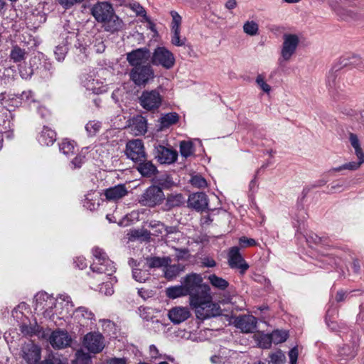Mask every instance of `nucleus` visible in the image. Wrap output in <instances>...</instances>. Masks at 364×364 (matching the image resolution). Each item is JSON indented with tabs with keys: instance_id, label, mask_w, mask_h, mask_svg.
<instances>
[{
	"instance_id": "obj_34",
	"label": "nucleus",
	"mask_w": 364,
	"mask_h": 364,
	"mask_svg": "<svg viewBox=\"0 0 364 364\" xmlns=\"http://www.w3.org/2000/svg\"><path fill=\"white\" fill-rule=\"evenodd\" d=\"M82 82L87 90L94 94H100L102 92L100 81L94 79L92 75H88Z\"/></svg>"
},
{
	"instance_id": "obj_23",
	"label": "nucleus",
	"mask_w": 364,
	"mask_h": 364,
	"mask_svg": "<svg viewBox=\"0 0 364 364\" xmlns=\"http://www.w3.org/2000/svg\"><path fill=\"white\" fill-rule=\"evenodd\" d=\"M358 345L355 343L346 344L338 350L339 362L346 364L350 360L355 358L357 354Z\"/></svg>"
},
{
	"instance_id": "obj_59",
	"label": "nucleus",
	"mask_w": 364,
	"mask_h": 364,
	"mask_svg": "<svg viewBox=\"0 0 364 364\" xmlns=\"http://www.w3.org/2000/svg\"><path fill=\"white\" fill-rule=\"evenodd\" d=\"M68 52L67 46L64 45H59L55 47V50L54 51L56 59L58 61H61L64 60L65 55Z\"/></svg>"
},
{
	"instance_id": "obj_55",
	"label": "nucleus",
	"mask_w": 364,
	"mask_h": 364,
	"mask_svg": "<svg viewBox=\"0 0 364 364\" xmlns=\"http://www.w3.org/2000/svg\"><path fill=\"white\" fill-rule=\"evenodd\" d=\"M190 181L192 186L198 188H203L208 186L206 180L200 175L193 176Z\"/></svg>"
},
{
	"instance_id": "obj_11",
	"label": "nucleus",
	"mask_w": 364,
	"mask_h": 364,
	"mask_svg": "<svg viewBox=\"0 0 364 364\" xmlns=\"http://www.w3.org/2000/svg\"><path fill=\"white\" fill-rule=\"evenodd\" d=\"M20 356L27 364H37L41 358V348L33 342L22 345Z\"/></svg>"
},
{
	"instance_id": "obj_5",
	"label": "nucleus",
	"mask_w": 364,
	"mask_h": 364,
	"mask_svg": "<svg viewBox=\"0 0 364 364\" xmlns=\"http://www.w3.org/2000/svg\"><path fill=\"white\" fill-rule=\"evenodd\" d=\"M299 38L296 34L285 33L283 36V43L281 49V56L278 60L282 65L284 63L289 62L295 53L299 44Z\"/></svg>"
},
{
	"instance_id": "obj_47",
	"label": "nucleus",
	"mask_w": 364,
	"mask_h": 364,
	"mask_svg": "<svg viewBox=\"0 0 364 364\" xmlns=\"http://www.w3.org/2000/svg\"><path fill=\"white\" fill-rule=\"evenodd\" d=\"M171 42L176 46H183L186 42L185 37L181 38V29H171Z\"/></svg>"
},
{
	"instance_id": "obj_52",
	"label": "nucleus",
	"mask_w": 364,
	"mask_h": 364,
	"mask_svg": "<svg viewBox=\"0 0 364 364\" xmlns=\"http://www.w3.org/2000/svg\"><path fill=\"white\" fill-rule=\"evenodd\" d=\"M101 129V123L98 121H90L85 125V129L89 136H95Z\"/></svg>"
},
{
	"instance_id": "obj_25",
	"label": "nucleus",
	"mask_w": 364,
	"mask_h": 364,
	"mask_svg": "<svg viewBox=\"0 0 364 364\" xmlns=\"http://www.w3.org/2000/svg\"><path fill=\"white\" fill-rule=\"evenodd\" d=\"M102 28L105 31L110 33L117 32L123 28L124 23L114 13L110 15L102 23Z\"/></svg>"
},
{
	"instance_id": "obj_35",
	"label": "nucleus",
	"mask_w": 364,
	"mask_h": 364,
	"mask_svg": "<svg viewBox=\"0 0 364 364\" xmlns=\"http://www.w3.org/2000/svg\"><path fill=\"white\" fill-rule=\"evenodd\" d=\"M179 116L176 112H169L162 115L159 119L160 128H168L178 122Z\"/></svg>"
},
{
	"instance_id": "obj_61",
	"label": "nucleus",
	"mask_w": 364,
	"mask_h": 364,
	"mask_svg": "<svg viewBox=\"0 0 364 364\" xmlns=\"http://www.w3.org/2000/svg\"><path fill=\"white\" fill-rule=\"evenodd\" d=\"M257 85L262 89L264 92L269 93L271 90V87L264 80V77L262 75H258L256 77Z\"/></svg>"
},
{
	"instance_id": "obj_21",
	"label": "nucleus",
	"mask_w": 364,
	"mask_h": 364,
	"mask_svg": "<svg viewBox=\"0 0 364 364\" xmlns=\"http://www.w3.org/2000/svg\"><path fill=\"white\" fill-rule=\"evenodd\" d=\"M208 197L205 193L199 192L189 196L188 206L197 211H203L208 207Z\"/></svg>"
},
{
	"instance_id": "obj_62",
	"label": "nucleus",
	"mask_w": 364,
	"mask_h": 364,
	"mask_svg": "<svg viewBox=\"0 0 364 364\" xmlns=\"http://www.w3.org/2000/svg\"><path fill=\"white\" fill-rule=\"evenodd\" d=\"M85 156L82 154H77L72 161H71V168L73 169L80 168L82 165L85 163Z\"/></svg>"
},
{
	"instance_id": "obj_20",
	"label": "nucleus",
	"mask_w": 364,
	"mask_h": 364,
	"mask_svg": "<svg viewBox=\"0 0 364 364\" xmlns=\"http://www.w3.org/2000/svg\"><path fill=\"white\" fill-rule=\"evenodd\" d=\"M49 341L53 348L60 349L70 346L71 338L67 331L58 330L51 333Z\"/></svg>"
},
{
	"instance_id": "obj_49",
	"label": "nucleus",
	"mask_w": 364,
	"mask_h": 364,
	"mask_svg": "<svg viewBox=\"0 0 364 364\" xmlns=\"http://www.w3.org/2000/svg\"><path fill=\"white\" fill-rule=\"evenodd\" d=\"M164 267V276L168 279H172L176 277L181 270L180 266L176 264L169 265L168 264Z\"/></svg>"
},
{
	"instance_id": "obj_3",
	"label": "nucleus",
	"mask_w": 364,
	"mask_h": 364,
	"mask_svg": "<svg viewBox=\"0 0 364 364\" xmlns=\"http://www.w3.org/2000/svg\"><path fill=\"white\" fill-rule=\"evenodd\" d=\"M92 252L95 257V260L90 266L92 273L111 276L115 272L116 268L113 262L107 257L102 249L95 247L92 249Z\"/></svg>"
},
{
	"instance_id": "obj_40",
	"label": "nucleus",
	"mask_w": 364,
	"mask_h": 364,
	"mask_svg": "<svg viewBox=\"0 0 364 364\" xmlns=\"http://www.w3.org/2000/svg\"><path fill=\"white\" fill-rule=\"evenodd\" d=\"M75 143L73 141H70L67 139H63L59 144L60 151L66 156H69L75 152Z\"/></svg>"
},
{
	"instance_id": "obj_38",
	"label": "nucleus",
	"mask_w": 364,
	"mask_h": 364,
	"mask_svg": "<svg viewBox=\"0 0 364 364\" xmlns=\"http://www.w3.org/2000/svg\"><path fill=\"white\" fill-rule=\"evenodd\" d=\"M208 279L214 288L219 290H225L229 286V282L226 279L215 274L209 275Z\"/></svg>"
},
{
	"instance_id": "obj_27",
	"label": "nucleus",
	"mask_w": 364,
	"mask_h": 364,
	"mask_svg": "<svg viewBox=\"0 0 364 364\" xmlns=\"http://www.w3.org/2000/svg\"><path fill=\"white\" fill-rule=\"evenodd\" d=\"M166 202L162 206L164 211H169L171 209L180 207L185 203V198L181 193H171L165 198Z\"/></svg>"
},
{
	"instance_id": "obj_22",
	"label": "nucleus",
	"mask_w": 364,
	"mask_h": 364,
	"mask_svg": "<svg viewBox=\"0 0 364 364\" xmlns=\"http://www.w3.org/2000/svg\"><path fill=\"white\" fill-rule=\"evenodd\" d=\"M191 316L187 307L176 306L168 311V316L171 321L175 324H179L187 320Z\"/></svg>"
},
{
	"instance_id": "obj_45",
	"label": "nucleus",
	"mask_w": 364,
	"mask_h": 364,
	"mask_svg": "<svg viewBox=\"0 0 364 364\" xmlns=\"http://www.w3.org/2000/svg\"><path fill=\"white\" fill-rule=\"evenodd\" d=\"M243 31L247 35L255 36L259 33V25L255 21H247L243 25Z\"/></svg>"
},
{
	"instance_id": "obj_37",
	"label": "nucleus",
	"mask_w": 364,
	"mask_h": 364,
	"mask_svg": "<svg viewBox=\"0 0 364 364\" xmlns=\"http://www.w3.org/2000/svg\"><path fill=\"white\" fill-rule=\"evenodd\" d=\"M20 331L24 336H32L33 335H37L41 332V327L36 321L33 323L29 322V324L23 323L20 326Z\"/></svg>"
},
{
	"instance_id": "obj_51",
	"label": "nucleus",
	"mask_w": 364,
	"mask_h": 364,
	"mask_svg": "<svg viewBox=\"0 0 364 364\" xmlns=\"http://www.w3.org/2000/svg\"><path fill=\"white\" fill-rule=\"evenodd\" d=\"M272 336V342L278 344L287 341L288 338V332L282 330H275L271 333Z\"/></svg>"
},
{
	"instance_id": "obj_24",
	"label": "nucleus",
	"mask_w": 364,
	"mask_h": 364,
	"mask_svg": "<svg viewBox=\"0 0 364 364\" xmlns=\"http://www.w3.org/2000/svg\"><path fill=\"white\" fill-rule=\"evenodd\" d=\"M128 194V191L124 184H119L107 188L105 196L108 200L117 201Z\"/></svg>"
},
{
	"instance_id": "obj_6",
	"label": "nucleus",
	"mask_w": 364,
	"mask_h": 364,
	"mask_svg": "<svg viewBox=\"0 0 364 364\" xmlns=\"http://www.w3.org/2000/svg\"><path fill=\"white\" fill-rule=\"evenodd\" d=\"M129 77L136 85L145 86L154 78V71L149 64L135 66L130 70Z\"/></svg>"
},
{
	"instance_id": "obj_32",
	"label": "nucleus",
	"mask_w": 364,
	"mask_h": 364,
	"mask_svg": "<svg viewBox=\"0 0 364 364\" xmlns=\"http://www.w3.org/2000/svg\"><path fill=\"white\" fill-rule=\"evenodd\" d=\"M102 275V280H105V278L109 279V281L103 282L100 288V291L105 295L110 296L114 293L113 284L117 282V278L115 277Z\"/></svg>"
},
{
	"instance_id": "obj_41",
	"label": "nucleus",
	"mask_w": 364,
	"mask_h": 364,
	"mask_svg": "<svg viewBox=\"0 0 364 364\" xmlns=\"http://www.w3.org/2000/svg\"><path fill=\"white\" fill-rule=\"evenodd\" d=\"M180 153L183 157L188 158L195 153L193 143L191 141H182L180 142Z\"/></svg>"
},
{
	"instance_id": "obj_17",
	"label": "nucleus",
	"mask_w": 364,
	"mask_h": 364,
	"mask_svg": "<svg viewBox=\"0 0 364 364\" xmlns=\"http://www.w3.org/2000/svg\"><path fill=\"white\" fill-rule=\"evenodd\" d=\"M150 58V51L146 48L134 50L127 54V60L133 68L146 65Z\"/></svg>"
},
{
	"instance_id": "obj_44",
	"label": "nucleus",
	"mask_w": 364,
	"mask_h": 364,
	"mask_svg": "<svg viewBox=\"0 0 364 364\" xmlns=\"http://www.w3.org/2000/svg\"><path fill=\"white\" fill-rule=\"evenodd\" d=\"M256 339L258 341V345L262 348H269L272 343V336L271 333L265 334L263 333H259L256 336Z\"/></svg>"
},
{
	"instance_id": "obj_31",
	"label": "nucleus",
	"mask_w": 364,
	"mask_h": 364,
	"mask_svg": "<svg viewBox=\"0 0 364 364\" xmlns=\"http://www.w3.org/2000/svg\"><path fill=\"white\" fill-rule=\"evenodd\" d=\"M38 61H39V58L34 56L30 60V65L26 64L19 65V73L23 79L28 80L31 77L34 73V65H36Z\"/></svg>"
},
{
	"instance_id": "obj_7",
	"label": "nucleus",
	"mask_w": 364,
	"mask_h": 364,
	"mask_svg": "<svg viewBox=\"0 0 364 364\" xmlns=\"http://www.w3.org/2000/svg\"><path fill=\"white\" fill-rule=\"evenodd\" d=\"M165 200V195L163 190L157 186L148 187L141 195L139 203L150 208H154L161 204Z\"/></svg>"
},
{
	"instance_id": "obj_13",
	"label": "nucleus",
	"mask_w": 364,
	"mask_h": 364,
	"mask_svg": "<svg viewBox=\"0 0 364 364\" xmlns=\"http://www.w3.org/2000/svg\"><path fill=\"white\" fill-rule=\"evenodd\" d=\"M228 262L230 268L239 269L242 274H245L250 267L242 256L240 248L237 246L230 248L228 253Z\"/></svg>"
},
{
	"instance_id": "obj_63",
	"label": "nucleus",
	"mask_w": 364,
	"mask_h": 364,
	"mask_svg": "<svg viewBox=\"0 0 364 364\" xmlns=\"http://www.w3.org/2000/svg\"><path fill=\"white\" fill-rule=\"evenodd\" d=\"M239 245L240 247L245 248L247 247H252L257 245V242L252 238H247L246 237H241L239 238Z\"/></svg>"
},
{
	"instance_id": "obj_8",
	"label": "nucleus",
	"mask_w": 364,
	"mask_h": 364,
	"mask_svg": "<svg viewBox=\"0 0 364 364\" xmlns=\"http://www.w3.org/2000/svg\"><path fill=\"white\" fill-rule=\"evenodd\" d=\"M347 66L346 59H341L340 61L333 65L326 76V84L330 91L336 90L340 87L339 82L343 69Z\"/></svg>"
},
{
	"instance_id": "obj_42",
	"label": "nucleus",
	"mask_w": 364,
	"mask_h": 364,
	"mask_svg": "<svg viewBox=\"0 0 364 364\" xmlns=\"http://www.w3.org/2000/svg\"><path fill=\"white\" fill-rule=\"evenodd\" d=\"M40 364H68V360L58 353H50Z\"/></svg>"
},
{
	"instance_id": "obj_36",
	"label": "nucleus",
	"mask_w": 364,
	"mask_h": 364,
	"mask_svg": "<svg viewBox=\"0 0 364 364\" xmlns=\"http://www.w3.org/2000/svg\"><path fill=\"white\" fill-rule=\"evenodd\" d=\"M149 277L150 272L146 264L142 268H133L132 269V277L136 282H145Z\"/></svg>"
},
{
	"instance_id": "obj_19",
	"label": "nucleus",
	"mask_w": 364,
	"mask_h": 364,
	"mask_svg": "<svg viewBox=\"0 0 364 364\" xmlns=\"http://www.w3.org/2000/svg\"><path fill=\"white\" fill-rule=\"evenodd\" d=\"M257 319L252 315H242L235 319L234 324L242 333L254 332L257 328Z\"/></svg>"
},
{
	"instance_id": "obj_39",
	"label": "nucleus",
	"mask_w": 364,
	"mask_h": 364,
	"mask_svg": "<svg viewBox=\"0 0 364 364\" xmlns=\"http://www.w3.org/2000/svg\"><path fill=\"white\" fill-rule=\"evenodd\" d=\"M166 295L170 299H176L178 297L186 296L187 291L181 283V285L170 287L166 289Z\"/></svg>"
},
{
	"instance_id": "obj_56",
	"label": "nucleus",
	"mask_w": 364,
	"mask_h": 364,
	"mask_svg": "<svg viewBox=\"0 0 364 364\" xmlns=\"http://www.w3.org/2000/svg\"><path fill=\"white\" fill-rule=\"evenodd\" d=\"M83 206L88 210H96L99 206V202L96 201L91 195H87L84 200Z\"/></svg>"
},
{
	"instance_id": "obj_30",
	"label": "nucleus",
	"mask_w": 364,
	"mask_h": 364,
	"mask_svg": "<svg viewBox=\"0 0 364 364\" xmlns=\"http://www.w3.org/2000/svg\"><path fill=\"white\" fill-rule=\"evenodd\" d=\"M131 124L135 135L144 134L147 131V121L141 115L133 117Z\"/></svg>"
},
{
	"instance_id": "obj_10",
	"label": "nucleus",
	"mask_w": 364,
	"mask_h": 364,
	"mask_svg": "<svg viewBox=\"0 0 364 364\" xmlns=\"http://www.w3.org/2000/svg\"><path fill=\"white\" fill-rule=\"evenodd\" d=\"M151 63L166 69L171 68L175 63L173 54L165 47H157L152 55Z\"/></svg>"
},
{
	"instance_id": "obj_14",
	"label": "nucleus",
	"mask_w": 364,
	"mask_h": 364,
	"mask_svg": "<svg viewBox=\"0 0 364 364\" xmlns=\"http://www.w3.org/2000/svg\"><path fill=\"white\" fill-rule=\"evenodd\" d=\"M125 152L127 157L136 163L144 161L146 158L144 144L141 139H134L127 142Z\"/></svg>"
},
{
	"instance_id": "obj_29",
	"label": "nucleus",
	"mask_w": 364,
	"mask_h": 364,
	"mask_svg": "<svg viewBox=\"0 0 364 364\" xmlns=\"http://www.w3.org/2000/svg\"><path fill=\"white\" fill-rule=\"evenodd\" d=\"M136 170L144 177H151L157 173L156 166L151 161L144 159V161H138Z\"/></svg>"
},
{
	"instance_id": "obj_64",
	"label": "nucleus",
	"mask_w": 364,
	"mask_h": 364,
	"mask_svg": "<svg viewBox=\"0 0 364 364\" xmlns=\"http://www.w3.org/2000/svg\"><path fill=\"white\" fill-rule=\"evenodd\" d=\"M298 348L297 347L292 348L289 352V363L296 364L298 359Z\"/></svg>"
},
{
	"instance_id": "obj_43",
	"label": "nucleus",
	"mask_w": 364,
	"mask_h": 364,
	"mask_svg": "<svg viewBox=\"0 0 364 364\" xmlns=\"http://www.w3.org/2000/svg\"><path fill=\"white\" fill-rule=\"evenodd\" d=\"M349 141L350 145L355 149V154L357 157H360L363 159L364 157V153L360 147V144L358 136L354 133L349 134Z\"/></svg>"
},
{
	"instance_id": "obj_58",
	"label": "nucleus",
	"mask_w": 364,
	"mask_h": 364,
	"mask_svg": "<svg viewBox=\"0 0 364 364\" xmlns=\"http://www.w3.org/2000/svg\"><path fill=\"white\" fill-rule=\"evenodd\" d=\"M358 161H350L348 163H346L343 164V168L345 170L349 171H356L358 170L360 166L364 163V157L363 159L360 157H358Z\"/></svg>"
},
{
	"instance_id": "obj_12",
	"label": "nucleus",
	"mask_w": 364,
	"mask_h": 364,
	"mask_svg": "<svg viewBox=\"0 0 364 364\" xmlns=\"http://www.w3.org/2000/svg\"><path fill=\"white\" fill-rule=\"evenodd\" d=\"M73 307V302L70 296L67 294H60L55 299V316L58 318L66 319L71 316L70 312Z\"/></svg>"
},
{
	"instance_id": "obj_26",
	"label": "nucleus",
	"mask_w": 364,
	"mask_h": 364,
	"mask_svg": "<svg viewBox=\"0 0 364 364\" xmlns=\"http://www.w3.org/2000/svg\"><path fill=\"white\" fill-rule=\"evenodd\" d=\"M74 319L80 325H85L88 321L95 320V314L89 309L85 306L77 308L73 313Z\"/></svg>"
},
{
	"instance_id": "obj_33",
	"label": "nucleus",
	"mask_w": 364,
	"mask_h": 364,
	"mask_svg": "<svg viewBox=\"0 0 364 364\" xmlns=\"http://www.w3.org/2000/svg\"><path fill=\"white\" fill-rule=\"evenodd\" d=\"M171 262V259L168 257H147L146 266L148 269L162 267L168 265Z\"/></svg>"
},
{
	"instance_id": "obj_2",
	"label": "nucleus",
	"mask_w": 364,
	"mask_h": 364,
	"mask_svg": "<svg viewBox=\"0 0 364 364\" xmlns=\"http://www.w3.org/2000/svg\"><path fill=\"white\" fill-rule=\"evenodd\" d=\"M181 283L190 296V301L210 291V287L203 283L202 277L196 273L186 275Z\"/></svg>"
},
{
	"instance_id": "obj_46",
	"label": "nucleus",
	"mask_w": 364,
	"mask_h": 364,
	"mask_svg": "<svg viewBox=\"0 0 364 364\" xmlns=\"http://www.w3.org/2000/svg\"><path fill=\"white\" fill-rule=\"evenodd\" d=\"M26 55V52L24 49L21 48L18 46H15L12 48L10 53V58L14 63H18L24 60Z\"/></svg>"
},
{
	"instance_id": "obj_48",
	"label": "nucleus",
	"mask_w": 364,
	"mask_h": 364,
	"mask_svg": "<svg viewBox=\"0 0 364 364\" xmlns=\"http://www.w3.org/2000/svg\"><path fill=\"white\" fill-rule=\"evenodd\" d=\"M75 357L73 364H92L90 355L82 350H77L75 353Z\"/></svg>"
},
{
	"instance_id": "obj_28",
	"label": "nucleus",
	"mask_w": 364,
	"mask_h": 364,
	"mask_svg": "<svg viewBox=\"0 0 364 364\" xmlns=\"http://www.w3.org/2000/svg\"><path fill=\"white\" fill-rule=\"evenodd\" d=\"M38 141L42 146H51L56 141V133L48 127H43Z\"/></svg>"
},
{
	"instance_id": "obj_9",
	"label": "nucleus",
	"mask_w": 364,
	"mask_h": 364,
	"mask_svg": "<svg viewBox=\"0 0 364 364\" xmlns=\"http://www.w3.org/2000/svg\"><path fill=\"white\" fill-rule=\"evenodd\" d=\"M139 102L144 109L154 111L161 106L162 96L156 90H144L139 97Z\"/></svg>"
},
{
	"instance_id": "obj_50",
	"label": "nucleus",
	"mask_w": 364,
	"mask_h": 364,
	"mask_svg": "<svg viewBox=\"0 0 364 364\" xmlns=\"http://www.w3.org/2000/svg\"><path fill=\"white\" fill-rule=\"evenodd\" d=\"M19 100L18 102L24 105H30L35 102L33 93L31 90L23 91L21 94L18 95Z\"/></svg>"
},
{
	"instance_id": "obj_4",
	"label": "nucleus",
	"mask_w": 364,
	"mask_h": 364,
	"mask_svg": "<svg viewBox=\"0 0 364 364\" xmlns=\"http://www.w3.org/2000/svg\"><path fill=\"white\" fill-rule=\"evenodd\" d=\"M34 310L50 320H55V298L45 291H40L35 296Z\"/></svg>"
},
{
	"instance_id": "obj_57",
	"label": "nucleus",
	"mask_w": 364,
	"mask_h": 364,
	"mask_svg": "<svg viewBox=\"0 0 364 364\" xmlns=\"http://www.w3.org/2000/svg\"><path fill=\"white\" fill-rule=\"evenodd\" d=\"M170 14L172 17L171 29H181V16L176 11H171Z\"/></svg>"
},
{
	"instance_id": "obj_54",
	"label": "nucleus",
	"mask_w": 364,
	"mask_h": 364,
	"mask_svg": "<svg viewBox=\"0 0 364 364\" xmlns=\"http://www.w3.org/2000/svg\"><path fill=\"white\" fill-rule=\"evenodd\" d=\"M157 225L161 227V230H156V235H170L173 233H176L178 231V229L176 226H167L164 223H156Z\"/></svg>"
},
{
	"instance_id": "obj_60",
	"label": "nucleus",
	"mask_w": 364,
	"mask_h": 364,
	"mask_svg": "<svg viewBox=\"0 0 364 364\" xmlns=\"http://www.w3.org/2000/svg\"><path fill=\"white\" fill-rule=\"evenodd\" d=\"M129 6L137 16H143L146 20H148L145 9L139 3H132L129 4Z\"/></svg>"
},
{
	"instance_id": "obj_53",
	"label": "nucleus",
	"mask_w": 364,
	"mask_h": 364,
	"mask_svg": "<svg viewBox=\"0 0 364 364\" xmlns=\"http://www.w3.org/2000/svg\"><path fill=\"white\" fill-rule=\"evenodd\" d=\"M269 363L272 364H284L286 360L285 355L282 350H277L269 355Z\"/></svg>"
},
{
	"instance_id": "obj_16",
	"label": "nucleus",
	"mask_w": 364,
	"mask_h": 364,
	"mask_svg": "<svg viewBox=\"0 0 364 364\" xmlns=\"http://www.w3.org/2000/svg\"><path fill=\"white\" fill-rule=\"evenodd\" d=\"M112 6L107 1L98 2L91 9V14L95 19L102 23L114 12Z\"/></svg>"
},
{
	"instance_id": "obj_15",
	"label": "nucleus",
	"mask_w": 364,
	"mask_h": 364,
	"mask_svg": "<svg viewBox=\"0 0 364 364\" xmlns=\"http://www.w3.org/2000/svg\"><path fill=\"white\" fill-rule=\"evenodd\" d=\"M83 346L90 353H100L105 347L104 338L99 333H88L84 337Z\"/></svg>"
},
{
	"instance_id": "obj_18",
	"label": "nucleus",
	"mask_w": 364,
	"mask_h": 364,
	"mask_svg": "<svg viewBox=\"0 0 364 364\" xmlns=\"http://www.w3.org/2000/svg\"><path fill=\"white\" fill-rule=\"evenodd\" d=\"M155 157L161 164H171L178 158V152L162 145L155 146Z\"/></svg>"
},
{
	"instance_id": "obj_1",
	"label": "nucleus",
	"mask_w": 364,
	"mask_h": 364,
	"mask_svg": "<svg viewBox=\"0 0 364 364\" xmlns=\"http://www.w3.org/2000/svg\"><path fill=\"white\" fill-rule=\"evenodd\" d=\"M190 304L194 309L197 318L200 320L219 316L221 312L219 305L212 301L210 291L195 298L190 301Z\"/></svg>"
}]
</instances>
